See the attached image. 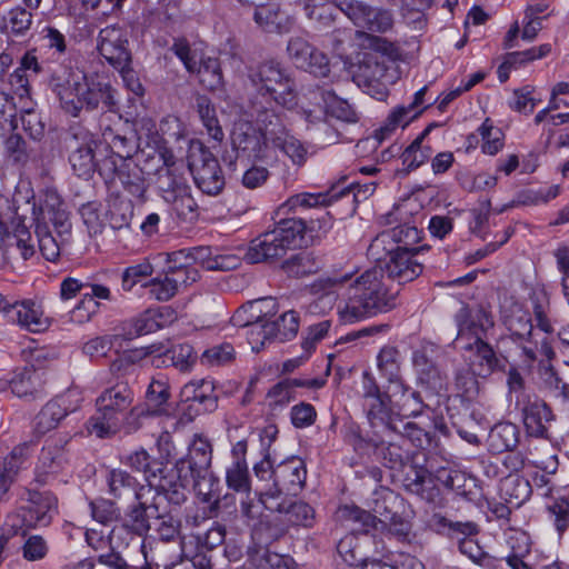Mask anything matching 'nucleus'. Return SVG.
<instances>
[{
	"label": "nucleus",
	"mask_w": 569,
	"mask_h": 569,
	"mask_svg": "<svg viewBox=\"0 0 569 569\" xmlns=\"http://www.w3.org/2000/svg\"><path fill=\"white\" fill-rule=\"evenodd\" d=\"M271 128L264 131L257 129L252 122L238 120L234 122L230 139L238 158L262 160L267 157L270 139L267 137Z\"/></svg>",
	"instance_id": "dca6fc26"
},
{
	"label": "nucleus",
	"mask_w": 569,
	"mask_h": 569,
	"mask_svg": "<svg viewBox=\"0 0 569 569\" xmlns=\"http://www.w3.org/2000/svg\"><path fill=\"white\" fill-rule=\"evenodd\" d=\"M189 169L197 187L209 196H217L224 187V176L217 158L201 143L191 147Z\"/></svg>",
	"instance_id": "f8f14e48"
},
{
	"label": "nucleus",
	"mask_w": 569,
	"mask_h": 569,
	"mask_svg": "<svg viewBox=\"0 0 569 569\" xmlns=\"http://www.w3.org/2000/svg\"><path fill=\"white\" fill-rule=\"evenodd\" d=\"M490 446L498 452L513 449L518 443V428L510 422L496 425L489 435Z\"/></svg>",
	"instance_id": "a18cd8bd"
},
{
	"label": "nucleus",
	"mask_w": 569,
	"mask_h": 569,
	"mask_svg": "<svg viewBox=\"0 0 569 569\" xmlns=\"http://www.w3.org/2000/svg\"><path fill=\"white\" fill-rule=\"evenodd\" d=\"M164 500V495L156 491L151 498L143 496L141 499H136V503L127 509L124 527L139 537L147 536L151 529L150 520L160 517L161 502Z\"/></svg>",
	"instance_id": "aec40b11"
},
{
	"label": "nucleus",
	"mask_w": 569,
	"mask_h": 569,
	"mask_svg": "<svg viewBox=\"0 0 569 569\" xmlns=\"http://www.w3.org/2000/svg\"><path fill=\"white\" fill-rule=\"evenodd\" d=\"M133 390L126 382L104 389L96 399L97 412L88 422L90 433L99 438L114 435L128 413H133Z\"/></svg>",
	"instance_id": "423d86ee"
},
{
	"label": "nucleus",
	"mask_w": 569,
	"mask_h": 569,
	"mask_svg": "<svg viewBox=\"0 0 569 569\" xmlns=\"http://www.w3.org/2000/svg\"><path fill=\"white\" fill-rule=\"evenodd\" d=\"M79 213L90 234H99L104 228L106 218L102 206L97 201H89L79 208Z\"/></svg>",
	"instance_id": "09e8293b"
},
{
	"label": "nucleus",
	"mask_w": 569,
	"mask_h": 569,
	"mask_svg": "<svg viewBox=\"0 0 569 569\" xmlns=\"http://www.w3.org/2000/svg\"><path fill=\"white\" fill-rule=\"evenodd\" d=\"M254 559L266 569H298L296 561L288 555H279L268 549L254 551Z\"/></svg>",
	"instance_id": "052dcab7"
},
{
	"label": "nucleus",
	"mask_w": 569,
	"mask_h": 569,
	"mask_svg": "<svg viewBox=\"0 0 569 569\" xmlns=\"http://www.w3.org/2000/svg\"><path fill=\"white\" fill-rule=\"evenodd\" d=\"M156 531L162 541L174 540L180 532V520L171 515L161 502L160 517H156Z\"/></svg>",
	"instance_id": "3c124183"
},
{
	"label": "nucleus",
	"mask_w": 569,
	"mask_h": 569,
	"mask_svg": "<svg viewBox=\"0 0 569 569\" xmlns=\"http://www.w3.org/2000/svg\"><path fill=\"white\" fill-rule=\"evenodd\" d=\"M147 405L150 415H162L167 411L166 405L170 397L169 388L161 380H152L147 390Z\"/></svg>",
	"instance_id": "49530a36"
},
{
	"label": "nucleus",
	"mask_w": 569,
	"mask_h": 569,
	"mask_svg": "<svg viewBox=\"0 0 569 569\" xmlns=\"http://www.w3.org/2000/svg\"><path fill=\"white\" fill-rule=\"evenodd\" d=\"M313 219L309 223L303 217L281 219L274 229L267 231L251 241L244 259L249 263H260L283 257L307 243V236L315 230Z\"/></svg>",
	"instance_id": "39448f33"
},
{
	"label": "nucleus",
	"mask_w": 569,
	"mask_h": 569,
	"mask_svg": "<svg viewBox=\"0 0 569 569\" xmlns=\"http://www.w3.org/2000/svg\"><path fill=\"white\" fill-rule=\"evenodd\" d=\"M320 207V193L301 192L291 196L281 207L280 210L286 212L303 213L311 209Z\"/></svg>",
	"instance_id": "5fc2aeb1"
},
{
	"label": "nucleus",
	"mask_w": 569,
	"mask_h": 569,
	"mask_svg": "<svg viewBox=\"0 0 569 569\" xmlns=\"http://www.w3.org/2000/svg\"><path fill=\"white\" fill-rule=\"evenodd\" d=\"M172 260H188L191 264H200L207 270H230L237 267V258L231 254H218L211 247H192L172 252Z\"/></svg>",
	"instance_id": "5701e85b"
},
{
	"label": "nucleus",
	"mask_w": 569,
	"mask_h": 569,
	"mask_svg": "<svg viewBox=\"0 0 569 569\" xmlns=\"http://www.w3.org/2000/svg\"><path fill=\"white\" fill-rule=\"evenodd\" d=\"M0 309L7 318L30 332H43L50 327L40 302L32 299L8 301L0 297Z\"/></svg>",
	"instance_id": "f3484780"
},
{
	"label": "nucleus",
	"mask_w": 569,
	"mask_h": 569,
	"mask_svg": "<svg viewBox=\"0 0 569 569\" xmlns=\"http://www.w3.org/2000/svg\"><path fill=\"white\" fill-rule=\"evenodd\" d=\"M122 461L132 470L142 472L148 486L164 495L169 505L179 507L187 500L184 483L179 481L173 470L167 472L166 466L152 459L144 449L127 455Z\"/></svg>",
	"instance_id": "6e6552de"
},
{
	"label": "nucleus",
	"mask_w": 569,
	"mask_h": 569,
	"mask_svg": "<svg viewBox=\"0 0 569 569\" xmlns=\"http://www.w3.org/2000/svg\"><path fill=\"white\" fill-rule=\"evenodd\" d=\"M389 411L401 417H413L421 411V400L418 395L407 389L401 379H390L386 390Z\"/></svg>",
	"instance_id": "a878e982"
},
{
	"label": "nucleus",
	"mask_w": 569,
	"mask_h": 569,
	"mask_svg": "<svg viewBox=\"0 0 569 569\" xmlns=\"http://www.w3.org/2000/svg\"><path fill=\"white\" fill-rule=\"evenodd\" d=\"M22 557L28 561L42 560L48 551L49 545L47 540L40 535H30L26 538L22 547Z\"/></svg>",
	"instance_id": "69168bd1"
},
{
	"label": "nucleus",
	"mask_w": 569,
	"mask_h": 569,
	"mask_svg": "<svg viewBox=\"0 0 569 569\" xmlns=\"http://www.w3.org/2000/svg\"><path fill=\"white\" fill-rule=\"evenodd\" d=\"M68 399L63 396L48 401L33 419V429L38 436H43L57 428L60 421L71 412Z\"/></svg>",
	"instance_id": "c85d7f7f"
},
{
	"label": "nucleus",
	"mask_w": 569,
	"mask_h": 569,
	"mask_svg": "<svg viewBox=\"0 0 569 569\" xmlns=\"http://www.w3.org/2000/svg\"><path fill=\"white\" fill-rule=\"evenodd\" d=\"M172 252L167 254V270L164 274L174 284V288L179 291L181 287H188L194 283L199 278L198 269L191 264L188 260H181L176 262L172 260Z\"/></svg>",
	"instance_id": "58836bf2"
},
{
	"label": "nucleus",
	"mask_w": 569,
	"mask_h": 569,
	"mask_svg": "<svg viewBox=\"0 0 569 569\" xmlns=\"http://www.w3.org/2000/svg\"><path fill=\"white\" fill-rule=\"evenodd\" d=\"M248 79L262 96H270L277 103L290 109L297 103L295 82L274 60L248 68Z\"/></svg>",
	"instance_id": "9d476101"
},
{
	"label": "nucleus",
	"mask_w": 569,
	"mask_h": 569,
	"mask_svg": "<svg viewBox=\"0 0 569 569\" xmlns=\"http://www.w3.org/2000/svg\"><path fill=\"white\" fill-rule=\"evenodd\" d=\"M376 184L373 182L346 183V179L331 184L326 194L322 193V206L332 203L338 199H347L348 202H360L373 194Z\"/></svg>",
	"instance_id": "7c9ffc66"
},
{
	"label": "nucleus",
	"mask_w": 569,
	"mask_h": 569,
	"mask_svg": "<svg viewBox=\"0 0 569 569\" xmlns=\"http://www.w3.org/2000/svg\"><path fill=\"white\" fill-rule=\"evenodd\" d=\"M181 396L184 401H190L200 406L198 410L213 411L217 408V396L212 381L199 380L183 386Z\"/></svg>",
	"instance_id": "72a5a7b5"
},
{
	"label": "nucleus",
	"mask_w": 569,
	"mask_h": 569,
	"mask_svg": "<svg viewBox=\"0 0 569 569\" xmlns=\"http://www.w3.org/2000/svg\"><path fill=\"white\" fill-rule=\"evenodd\" d=\"M370 47L373 51L366 52L359 64L352 71L355 81L362 86L377 100L387 96L388 86L393 82V74L389 72L386 54L390 51V44L381 38H371Z\"/></svg>",
	"instance_id": "1a4fd4ad"
},
{
	"label": "nucleus",
	"mask_w": 569,
	"mask_h": 569,
	"mask_svg": "<svg viewBox=\"0 0 569 569\" xmlns=\"http://www.w3.org/2000/svg\"><path fill=\"white\" fill-rule=\"evenodd\" d=\"M320 386L317 378L313 379H283L268 391V399L272 406H284L295 398L296 388H316Z\"/></svg>",
	"instance_id": "c9c22d12"
},
{
	"label": "nucleus",
	"mask_w": 569,
	"mask_h": 569,
	"mask_svg": "<svg viewBox=\"0 0 569 569\" xmlns=\"http://www.w3.org/2000/svg\"><path fill=\"white\" fill-rule=\"evenodd\" d=\"M273 339L286 341L293 338L299 328L298 316L295 311L283 312L277 320L271 321Z\"/></svg>",
	"instance_id": "8fccbe9b"
},
{
	"label": "nucleus",
	"mask_w": 569,
	"mask_h": 569,
	"mask_svg": "<svg viewBox=\"0 0 569 569\" xmlns=\"http://www.w3.org/2000/svg\"><path fill=\"white\" fill-rule=\"evenodd\" d=\"M194 73L198 74L202 87L208 90H218L223 86V76L217 58H201Z\"/></svg>",
	"instance_id": "37998d69"
},
{
	"label": "nucleus",
	"mask_w": 569,
	"mask_h": 569,
	"mask_svg": "<svg viewBox=\"0 0 569 569\" xmlns=\"http://www.w3.org/2000/svg\"><path fill=\"white\" fill-rule=\"evenodd\" d=\"M92 518L102 523L109 525L120 519V509L111 500L99 498L89 503Z\"/></svg>",
	"instance_id": "603ef678"
},
{
	"label": "nucleus",
	"mask_w": 569,
	"mask_h": 569,
	"mask_svg": "<svg viewBox=\"0 0 569 569\" xmlns=\"http://www.w3.org/2000/svg\"><path fill=\"white\" fill-rule=\"evenodd\" d=\"M420 232L416 227L400 226L377 236L368 248V254L376 261L382 259V251L390 254L386 263L388 278L405 283L416 279L421 272V263L408 246L418 242Z\"/></svg>",
	"instance_id": "20e7f679"
},
{
	"label": "nucleus",
	"mask_w": 569,
	"mask_h": 569,
	"mask_svg": "<svg viewBox=\"0 0 569 569\" xmlns=\"http://www.w3.org/2000/svg\"><path fill=\"white\" fill-rule=\"evenodd\" d=\"M482 138V151L487 154H496L503 146V133L495 127L489 120H486L479 128Z\"/></svg>",
	"instance_id": "864d4df0"
},
{
	"label": "nucleus",
	"mask_w": 569,
	"mask_h": 569,
	"mask_svg": "<svg viewBox=\"0 0 569 569\" xmlns=\"http://www.w3.org/2000/svg\"><path fill=\"white\" fill-rule=\"evenodd\" d=\"M287 50L297 68L309 72H315V69L319 68L317 51L305 39H291Z\"/></svg>",
	"instance_id": "4c0bfd02"
},
{
	"label": "nucleus",
	"mask_w": 569,
	"mask_h": 569,
	"mask_svg": "<svg viewBox=\"0 0 569 569\" xmlns=\"http://www.w3.org/2000/svg\"><path fill=\"white\" fill-rule=\"evenodd\" d=\"M34 377L36 372L27 368L14 371L8 381L9 388L19 398L31 396L34 390Z\"/></svg>",
	"instance_id": "13d9d810"
},
{
	"label": "nucleus",
	"mask_w": 569,
	"mask_h": 569,
	"mask_svg": "<svg viewBox=\"0 0 569 569\" xmlns=\"http://www.w3.org/2000/svg\"><path fill=\"white\" fill-rule=\"evenodd\" d=\"M252 19L267 33L284 34L293 27V19L276 3L257 6Z\"/></svg>",
	"instance_id": "cd10ccee"
},
{
	"label": "nucleus",
	"mask_w": 569,
	"mask_h": 569,
	"mask_svg": "<svg viewBox=\"0 0 569 569\" xmlns=\"http://www.w3.org/2000/svg\"><path fill=\"white\" fill-rule=\"evenodd\" d=\"M233 357V346L231 343L223 342L204 350L201 361L210 366H221L231 361Z\"/></svg>",
	"instance_id": "774afa93"
},
{
	"label": "nucleus",
	"mask_w": 569,
	"mask_h": 569,
	"mask_svg": "<svg viewBox=\"0 0 569 569\" xmlns=\"http://www.w3.org/2000/svg\"><path fill=\"white\" fill-rule=\"evenodd\" d=\"M67 147L70 150L69 162L74 173L88 179L97 168V149L99 143L94 136L80 124L69 128Z\"/></svg>",
	"instance_id": "9b49d317"
},
{
	"label": "nucleus",
	"mask_w": 569,
	"mask_h": 569,
	"mask_svg": "<svg viewBox=\"0 0 569 569\" xmlns=\"http://www.w3.org/2000/svg\"><path fill=\"white\" fill-rule=\"evenodd\" d=\"M263 507L269 511L283 515L286 521L295 526L311 527L316 520V510L307 502L293 500L292 497L280 500L268 498Z\"/></svg>",
	"instance_id": "b1692460"
},
{
	"label": "nucleus",
	"mask_w": 569,
	"mask_h": 569,
	"mask_svg": "<svg viewBox=\"0 0 569 569\" xmlns=\"http://www.w3.org/2000/svg\"><path fill=\"white\" fill-rule=\"evenodd\" d=\"M402 500L390 489L379 487L373 492L369 505L376 516L356 506H343L338 510V518L350 532L340 539L337 549L341 558L349 566L359 567L363 561V553L359 546V535H392L405 538L410 532V523L399 515Z\"/></svg>",
	"instance_id": "f257e3e1"
},
{
	"label": "nucleus",
	"mask_w": 569,
	"mask_h": 569,
	"mask_svg": "<svg viewBox=\"0 0 569 569\" xmlns=\"http://www.w3.org/2000/svg\"><path fill=\"white\" fill-rule=\"evenodd\" d=\"M167 202L172 204V209L177 216L184 221H191L198 216V204L191 196V188L180 194L174 196Z\"/></svg>",
	"instance_id": "bf43d9fd"
},
{
	"label": "nucleus",
	"mask_w": 569,
	"mask_h": 569,
	"mask_svg": "<svg viewBox=\"0 0 569 569\" xmlns=\"http://www.w3.org/2000/svg\"><path fill=\"white\" fill-rule=\"evenodd\" d=\"M306 478V466L300 458L283 460L274 467L272 487L260 495L259 501L266 505L268 498L296 497L303 489Z\"/></svg>",
	"instance_id": "ddd939ff"
},
{
	"label": "nucleus",
	"mask_w": 569,
	"mask_h": 569,
	"mask_svg": "<svg viewBox=\"0 0 569 569\" xmlns=\"http://www.w3.org/2000/svg\"><path fill=\"white\" fill-rule=\"evenodd\" d=\"M226 482L228 488L238 491L250 493V477L247 465H239V462H232L227 469Z\"/></svg>",
	"instance_id": "4d7b16f0"
},
{
	"label": "nucleus",
	"mask_w": 569,
	"mask_h": 569,
	"mask_svg": "<svg viewBox=\"0 0 569 569\" xmlns=\"http://www.w3.org/2000/svg\"><path fill=\"white\" fill-rule=\"evenodd\" d=\"M483 325L471 326L466 322L459 325L457 346L460 349L473 352L470 362L471 372L459 373L456 379L461 396L471 399L479 391L477 376H486L493 369L496 359L492 349L482 341Z\"/></svg>",
	"instance_id": "0eeeda50"
},
{
	"label": "nucleus",
	"mask_w": 569,
	"mask_h": 569,
	"mask_svg": "<svg viewBox=\"0 0 569 569\" xmlns=\"http://www.w3.org/2000/svg\"><path fill=\"white\" fill-rule=\"evenodd\" d=\"M438 347L431 342L422 345L413 352V367L417 372L418 381L426 389L440 395L446 389V378L435 363V357L438 355Z\"/></svg>",
	"instance_id": "412c9836"
},
{
	"label": "nucleus",
	"mask_w": 569,
	"mask_h": 569,
	"mask_svg": "<svg viewBox=\"0 0 569 569\" xmlns=\"http://www.w3.org/2000/svg\"><path fill=\"white\" fill-rule=\"evenodd\" d=\"M166 169L160 170L158 174V188L162 193L164 201L170 200L177 194L184 192L190 189L187 179L183 174L178 173L177 169L172 164L164 160Z\"/></svg>",
	"instance_id": "e433bc0d"
},
{
	"label": "nucleus",
	"mask_w": 569,
	"mask_h": 569,
	"mask_svg": "<svg viewBox=\"0 0 569 569\" xmlns=\"http://www.w3.org/2000/svg\"><path fill=\"white\" fill-rule=\"evenodd\" d=\"M283 269L290 276L303 277L317 273L320 269L319 253L315 250L301 251L289 260L284 261Z\"/></svg>",
	"instance_id": "a19ab883"
},
{
	"label": "nucleus",
	"mask_w": 569,
	"mask_h": 569,
	"mask_svg": "<svg viewBox=\"0 0 569 569\" xmlns=\"http://www.w3.org/2000/svg\"><path fill=\"white\" fill-rule=\"evenodd\" d=\"M271 143L283 151L293 163L301 164L306 160L307 150L303 144L280 123L272 124L267 136Z\"/></svg>",
	"instance_id": "473e14b6"
},
{
	"label": "nucleus",
	"mask_w": 569,
	"mask_h": 569,
	"mask_svg": "<svg viewBox=\"0 0 569 569\" xmlns=\"http://www.w3.org/2000/svg\"><path fill=\"white\" fill-rule=\"evenodd\" d=\"M551 419L550 409L541 400L530 401L523 409V423L530 436L542 437Z\"/></svg>",
	"instance_id": "f704fd0d"
},
{
	"label": "nucleus",
	"mask_w": 569,
	"mask_h": 569,
	"mask_svg": "<svg viewBox=\"0 0 569 569\" xmlns=\"http://www.w3.org/2000/svg\"><path fill=\"white\" fill-rule=\"evenodd\" d=\"M104 216L113 230L128 228L133 217V204L124 198H112L108 202V210Z\"/></svg>",
	"instance_id": "79ce46f5"
},
{
	"label": "nucleus",
	"mask_w": 569,
	"mask_h": 569,
	"mask_svg": "<svg viewBox=\"0 0 569 569\" xmlns=\"http://www.w3.org/2000/svg\"><path fill=\"white\" fill-rule=\"evenodd\" d=\"M107 485L109 493L116 499H141L151 496L154 489L141 485L133 476L122 469H112L108 472Z\"/></svg>",
	"instance_id": "bb28decb"
},
{
	"label": "nucleus",
	"mask_w": 569,
	"mask_h": 569,
	"mask_svg": "<svg viewBox=\"0 0 569 569\" xmlns=\"http://www.w3.org/2000/svg\"><path fill=\"white\" fill-rule=\"evenodd\" d=\"M68 438L58 437L47 441L39 455L34 470V481L46 485L50 476L58 475L70 465V455L67 449Z\"/></svg>",
	"instance_id": "a211bd4d"
},
{
	"label": "nucleus",
	"mask_w": 569,
	"mask_h": 569,
	"mask_svg": "<svg viewBox=\"0 0 569 569\" xmlns=\"http://www.w3.org/2000/svg\"><path fill=\"white\" fill-rule=\"evenodd\" d=\"M502 315L506 326L512 336L518 339H526L531 336L532 322L529 309L520 302L507 301L502 306Z\"/></svg>",
	"instance_id": "2f4dec72"
},
{
	"label": "nucleus",
	"mask_w": 569,
	"mask_h": 569,
	"mask_svg": "<svg viewBox=\"0 0 569 569\" xmlns=\"http://www.w3.org/2000/svg\"><path fill=\"white\" fill-rule=\"evenodd\" d=\"M244 328H248V341L254 352H259L264 347L267 341L273 339V327L270 325V322L263 321L252 323L250 326H246Z\"/></svg>",
	"instance_id": "0e129e2a"
},
{
	"label": "nucleus",
	"mask_w": 569,
	"mask_h": 569,
	"mask_svg": "<svg viewBox=\"0 0 569 569\" xmlns=\"http://www.w3.org/2000/svg\"><path fill=\"white\" fill-rule=\"evenodd\" d=\"M429 133V128L423 130L420 136H418L412 143L407 147V149L402 153L403 163H406L409 168H416L422 164L430 156V151L428 149H422L421 144L426 136Z\"/></svg>",
	"instance_id": "680f3d73"
},
{
	"label": "nucleus",
	"mask_w": 569,
	"mask_h": 569,
	"mask_svg": "<svg viewBox=\"0 0 569 569\" xmlns=\"http://www.w3.org/2000/svg\"><path fill=\"white\" fill-rule=\"evenodd\" d=\"M126 32L118 26L102 28L97 37V49L113 68L123 69L130 66L131 53Z\"/></svg>",
	"instance_id": "6ab92c4d"
},
{
	"label": "nucleus",
	"mask_w": 569,
	"mask_h": 569,
	"mask_svg": "<svg viewBox=\"0 0 569 569\" xmlns=\"http://www.w3.org/2000/svg\"><path fill=\"white\" fill-rule=\"evenodd\" d=\"M30 456L28 443L16 446L11 452L0 461V502L8 500L9 490L17 480L19 472L26 468Z\"/></svg>",
	"instance_id": "393cba45"
},
{
	"label": "nucleus",
	"mask_w": 569,
	"mask_h": 569,
	"mask_svg": "<svg viewBox=\"0 0 569 569\" xmlns=\"http://www.w3.org/2000/svg\"><path fill=\"white\" fill-rule=\"evenodd\" d=\"M322 109L325 119H322V142L327 144L336 143L339 139V128L332 120L338 122H356L357 116L351 106L343 99H340L331 92L322 93Z\"/></svg>",
	"instance_id": "4be33fe9"
},
{
	"label": "nucleus",
	"mask_w": 569,
	"mask_h": 569,
	"mask_svg": "<svg viewBox=\"0 0 569 569\" xmlns=\"http://www.w3.org/2000/svg\"><path fill=\"white\" fill-rule=\"evenodd\" d=\"M197 111L203 127L207 130L208 136L216 142H221L223 140L224 133L221 126L219 124L216 109L210 99L204 96L198 97Z\"/></svg>",
	"instance_id": "c03bdc74"
},
{
	"label": "nucleus",
	"mask_w": 569,
	"mask_h": 569,
	"mask_svg": "<svg viewBox=\"0 0 569 569\" xmlns=\"http://www.w3.org/2000/svg\"><path fill=\"white\" fill-rule=\"evenodd\" d=\"M349 17L356 26L370 31H386L392 23L388 11L369 7L362 2H356L350 6Z\"/></svg>",
	"instance_id": "c756f323"
},
{
	"label": "nucleus",
	"mask_w": 569,
	"mask_h": 569,
	"mask_svg": "<svg viewBox=\"0 0 569 569\" xmlns=\"http://www.w3.org/2000/svg\"><path fill=\"white\" fill-rule=\"evenodd\" d=\"M457 528L466 536L459 542L461 553L466 555L475 562L480 561L485 556V551L475 539V535L477 533L476 525L471 522L458 523Z\"/></svg>",
	"instance_id": "de8ad7c7"
},
{
	"label": "nucleus",
	"mask_w": 569,
	"mask_h": 569,
	"mask_svg": "<svg viewBox=\"0 0 569 569\" xmlns=\"http://www.w3.org/2000/svg\"><path fill=\"white\" fill-rule=\"evenodd\" d=\"M21 501L18 516L28 529L49 526L58 513V499L50 491L26 488Z\"/></svg>",
	"instance_id": "4468645a"
},
{
	"label": "nucleus",
	"mask_w": 569,
	"mask_h": 569,
	"mask_svg": "<svg viewBox=\"0 0 569 569\" xmlns=\"http://www.w3.org/2000/svg\"><path fill=\"white\" fill-rule=\"evenodd\" d=\"M212 461V445L202 435H194L189 445L188 455L181 458L176 463V471H173L179 481L191 478L193 486H200V480L206 479L209 473V468Z\"/></svg>",
	"instance_id": "2eb2a0df"
},
{
	"label": "nucleus",
	"mask_w": 569,
	"mask_h": 569,
	"mask_svg": "<svg viewBox=\"0 0 569 569\" xmlns=\"http://www.w3.org/2000/svg\"><path fill=\"white\" fill-rule=\"evenodd\" d=\"M126 326L129 330L126 332L127 339L148 335L159 330V325L156 323L154 317L151 315V310L148 309L137 318L132 319Z\"/></svg>",
	"instance_id": "e2e57ef3"
},
{
	"label": "nucleus",
	"mask_w": 569,
	"mask_h": 569,
	"mask_svg": "<svg viewBox=\"0 0 569 569\" xmlns=\"http://www.w3.org/2000/svg\"><path fill=\"white\" fill-rule=\"evenodd\" d=\"M50 87L56 93L61 110L72 118L82 111L102 110L116 112L119 108L117 90L98 76L69 72L66 79L52 74Z\"/></svg>",
	"instance_id": "7ed1b4c3"
},
{
	"label": "nucleus",
	"mask_w": 569,
	"mask_h": 569,
	"mask_svg": "<svg viewBox=\"0 0 569 569\" xmlns=\"http://www.w3.org/2000/svg\"><path fill=\"white\" fill-rule=\"evenodd\" d=\"M226 538V528L223 525L218 522H213L210 528H208L202 533H197L194 539L197 541V546L200 549L212 550L218 546L222 545Z\"/></svg>",
	"instance_id": "338daca9"
},
{
	"label": "nucleus",
	"mask_w": 569,
	"mask_h": 569,
	"mask_svg": "<svg viewBox=\"0 0 569 569\" xmlns=\"http://www.w3.org/2000/svg\"><path fill=\"white\" fill-rule=\"evenodd\" d=\"M118 179L120 180L124 190L128 191L132 197L139 199L143 198L147 190L144 172L132 160H129L127 163H124L123 168L119 170Z\"/></svg>",
	"instance_id": "ea45409f"
},
{
	"label": "nucleus",
	"mask_w": 569,
	"mask_h": 569,
	"mask_svg": "<svg viewBox=\"0 0 569 569\" xmlns=\"http://www.w3.org/2000/svg\"><path fill=\"white\" fill-rule=\"evenodd\" d=\"M347 276L322 279V308H332L341 292L347 300H339L338 312L342 319L353 321L385 312L395 306V293L383 279L381 267L365 271L353 283L346 287Z\"/></svg>",
	"instance_id": "f03ea898"
},
{
	"label": "nucleus",
	"mask_w": 569,
	"mask_h": 569,
	"mask_svg": "<svg viewBox=\"0 0 569 569\" xmlns=\"http://www.w3.org/2000/svg\"><path fill=\"white\" fill-rule=\"evenodd\" d=\"M148 296L156 301H169L173 298L178 290L174 284L164 274L163 277H156L143 284Z\"/></svg>",
	"instance_id": "6e6d98bb"
}]
</instances>
